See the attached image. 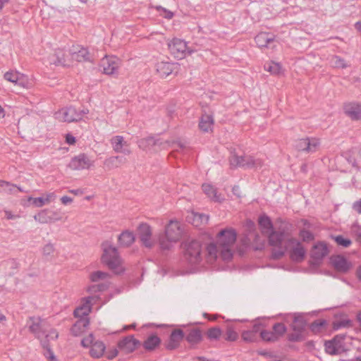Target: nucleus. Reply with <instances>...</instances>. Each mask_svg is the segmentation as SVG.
I'll list each match as a JSON object with an SVG mask.
<instances>
[{"label": "nucleus", "instance_id": "9", "mask_svg": "<svg viewBox=\"0 0 361 361\" xmlns=\"http://www.w3.org/2000/svg\"><path fill=\"white\" fill-rule=\"evenodd\" d=\"M231 167H243L245 169H260L263 161L260 159L255 158L249 155L238 156L233 154L229 159Z\"/></svg>", "mask_w": 361, "mask_h": 361}, {"label": "nucleus", "instance_id": "59", "mask_svg": "<svg viewBox=\"0 0 361 361\" xmlns=\"http://www.w3.org/2000/svg\"><path fill=\"white\" fill-rule=\"evenodd\" d=\"M118 351L116 348H114L106 353V358L108 360H113L118 355Z\"/></svg>", "mask_w": 361, "mask_h": 361}, {"label": "nucleus", "instance_id": "11", "mask_svg": "<svg viewBox=\"0 0 361 361\" xmlns=\"http://www.w3.org/2000/svg\"><path fill=\"white\" fill-rule=\"evenodd\" d=\"M202 245L194 240L185 245V257L190 264H197L201 260Z\"/></svg>", "mask_w": 361, "mask_h": 361}, {"label": "nucleus", "instance_id": "12", "mask_svg": "<svg viewBox=\"0 0 361 361\" xmlns=\"http://www.w3.org/2000/svg\"><path fill=\"white\" fill-rule=\"evenodd\" d=\"M320 145V141L316 137H305L299 139L295 142V148L298 151L307 152H316Z\"/></svg>", "mask_w": 361, "mask_h": 361}, {"label": "nucleus", "instance_id": "28", "mask_svg": "<svg viewBox=\"0 0 361 361\" xmlns=\"http://www.w3.org/2000/svg\"><path fill=\"white\" fill-rule=\"evenodd\" d=\"M127 162V159L121 156H113L106 159L104 161V166L108 170L118 168Z\"/></svg>", "mask_w": 361, "mask_h": 361}, {"label": "nucleus", "instance_id": "53", "mask_svg": "<svg viewBox=\"0 0 361 361\" xmlns=\"http://www.w3.org/2000/svg\"><path fill=\"white\" fill-rule=\"evenodd\" d=\"M96 341H94V337L93 336L92 334H90L87 337L84 338L82 341H81V345L85 347V348H87V347H91L92 345Z\"/></svg>", "mask_w": 361, "mask_h": 361}, {"label": "nucleus", "instance_id": "32", "mask_svg": "<svg viewBox=\"0 0 361 361\" xmlns=\"http://www.w3.org/2000/svg\"><path fill=\"white\" fill-rule=\"evenodd\" d=\"M343 338V336L337 335L332 340L325 341V351L330 355L338 354V343L340 341V339Z\"/></svg>", "mask_w": 361, "mask_h": 361}, {"label": "nucleus", "instance_id": "52", "mask_svg": "<svg viewBox=\"0 0 361 361\" xmlns=\"http://www.w3.org/2000/svg\"><path fill=\"white\" fill-rule=\"evenodd\" d=\"M20 73L18 72H7L4 74V78L14 84L16 83Z\"/></svg>", "mask_w": 361, "mask_h": 361}, {"label": "nucleus", "instance_id": "36", "mask_svg": "<svg viewBox=\"0 0 361 361\" xmlns=\"http://www.w3.org/2000/svg\"><path fill=\"white\" fill-rule=\"evenodd\" d=\"M264 69L272 75H280L283 73V68L279 63L271 61L264 64Z\"/></svg>", "mask_w": 361, "mask_h": 361}, {"label": "nucleus", "instance_id": "29", "mask_svg": "<svg viewBox=\"0 0 361 361\" xmlns=\"http://www.w3.org/2000/svg\"><path fill=\"white\" fill-rule=\"evenodd\" d=\"M156 67L157 71L159 73L160 76L164 78L172 73L177 67V64L161 61L157 63Z\"/></svg>", "mask_w": 361, "mask_h": 361}, {"label": "nucleus", "instance_id": "4", "mask_svg": "<svg viewBox=\"0 0 361 361\" xmlns=\"http://www.w3.org/2000/svg\"><path fill=\"white\" fill-rule=\"evenodd\" d=\"M29 322V331L40 341L42 339L56 340L59 337L56 330L49 328L48 324L39 317H30Z\"/></svg>", "mask_w": 361, "mask_h": 361}, {"label": "nucleus", "instance_id": "44", "mask_svg": "<svg viewBox=\"0 0 361 361\" xmlns=\"http://www.w3.org/2000/svg\"><path fill=\"white\" fill-rule=\"evenodd\" d=\"M260 336L262 340L265 341H275L277 340V336L273 331L263 330L260 331Z\"/></svg>", "mask_w": 361, "mask_h": 361}, {"label": "nucleus", "instance_id": "40", "mask_svg": "<svg viewBox=\"0 0 361 361\" xmlns=\"http://www.w3.org/2000/svg\"><path fill=\"white\" fill-rule=\"evenodd\" d=\"M54 59H51V63L56 64V65H61V66H66V59H65V54L64 51L62 49L56 50L55 52L54 56H53Z\"/></svg>", "mask_w": 361, "mask_h": 361}, {"label": "nucleus", "instance_id": "20", "mask_svg": "<svg viewBox=\"0 0 361 361\" xmlns=\"http://www.w3.org/2000/svg\"><path fill=\"white\" fill-rule=\"evenodd\" d=\"M185 337L183 330L176 329L172 331L168 341L164 343L166 349L173 350L178 348Z\"/></svg>", "mask_w": 361, "mask_h": 361}, {"label": "nucleus", "instance_id": "39", "mask_svg": "<svg viewBox=\"0 0 361 361\" xmlns=\"http://www.w3.org/2000/svg\"><path fill=\"white\" fill-rule=\"evenodd\" d=\"M49 339H42L41 345L42 348L47 350L45 353V356L49 360V361H56V358L54 355L53 351L51 350L49 345Z\"/></svg>", "mask_w": 361, "mask_h": 361}, {"label": "nucleus", "instance_id": "37", "mask_svg": "<svg viewBox=\"0 0 361 361\" xmlns=\"http://www.w3.org/2000/svg\"><path fill=\"white\" fill-rule=\"evenodd\" d=\"M202 190L212 200L215 202H220L221 198L220 196L217 195L216 190L214 188L213 185L210 184H203Z\"/></svg>", "mask_w": 361, "mask_h": 361}, {"label": "nucleus", "instance_id": "26", "mask_svg": "<svg viewBox=\"0 0 361 361\" xmlns=\"http://www.w3.org/2000/svg\"><path fill=\"white\" fill-rule=\"evenodd\" d=\"M344 111L353 120L361 119V105L357 103H349L345 105Z\"/></svg>", "mask_w": 361, "mask_h": 361}, {"label": "nucleus", "instance_id": "18", "mask_svg": "<svg viewBox=\"0 0 361 361\" xmlns=\"http://www.w3.org/2000/svg\"><path fill=\"white\" fill-rule=\"evenodd\" d=\"M137 234L142 245L146 247H152L154 243L152 238V231L147 224H141L137 228Z\"/></svg>", "mask_w": 361, "mask_h": 361}, {"label": "nucleus", "instance_id": "35", "mask_svg": "<svg viewBox=\"0 0 361 361\" xmlns=\"http://www.w3.org/2000/svg\"><path fill=\"white\" fill-rule=\"evenodd\" d=\"M118 242L124 247L130 246L135 240V236L132 232L126 231L118 236Z\"/></svg>", "mask_w": 361, "mask_h": 361}, {"label": "nucleus", "instance_id": "5", "mask_svg": "<svg viewBox=\"0 0 361 361\" xmlns=\"http://www.w3.org/2000/svg\"><path fill=\"white\" fill-rule=\"evenodd\" d=\"M94 299L93 296H89L86 298L85 303L83 304L81 307L76 308L74 310V316L75 317H83L84 316H87L91 310V302ZM89 320L87 318H81L78 321H77L73 326L71 329V334L77 336L81 332H82L86 327L89 325Z\"/></svg>", "mask_w": 361, "mask_h": 361}, {"label": "nucleus", "instance_id": "50", "mask_svg": "<svg viewBox=\"0 0 361 361\" xmlns=\"http://www.w3.org/2000/svg\"><path fill=\"white\" fill-rule=\"evenodd\" d=\"M28 201L32 202V203L37 207H42L44 205L47 204L44 197H30L28 198Z\"/></svg>", "mask_w": 361, "mask_h": 361}, {"label": "nucleus", "instance_id": "48", "mask_svg": "<svg viewBox=\"0 0 361 361\" xmlns=\"http://www.w3.org/2000/svg\"><path fill=\"white\" fill-rule=\"evenodd\" d=\"M326 324L324 319H318L312 323L310 329L314 333H317L320 331L321 328L324 327Z\"/></svg>", "mask_w": 361, "mask_h": 361}, {"label": "nucleus", "instance_id": "17", "mask_svg": "<svg viewBox=\"0 0 361 361\" xmlns=\"http://www.w3.org/2000/svg\"><path fill=\"white\" fill-rule=\"evenodd\" d=\"M70 54L73 60L77 61H91L93 62L94 58L88 51V50L80 45H73L70 49Z\"/></svg>", "mask_w": 361, "mask_h": 361}, {"label": "nucleus", "instance_id": "8", "mask_svg": "<svg viewBox=\"0 0 361 361\" xmlns=\"http://www.w3.org/2000/svg\"><path fill=\"white\" fill-rule=\"evenodd\" d=\"M89 110L87 109H77L75 107L69 106L61 109L56 112L55 117L59 121L63 122H77L81 121L84 116L87 114Z\"/></svg>", "mask_w": 361, "mask_h": 361}, {"label": "nucleus", "instance_id": "33", "mask_svg": "<svg viewBox=\"0 0 361 361\" xmlns=\"http://www.w3.org/2000/svg\"><path fill=\"white\" fill-rule=\"evenodd\" d=\"M255 40L258 47H267L270 43L274 42V38L272 35L261 32L255 37Z\"/></svg>", "mask_w": 361, "mask_h": 361}, {"label": "nucleus", "instance_id": "62", "mask_svg": "<svg viewBox=\"0 0 361 361\" xmlns=\"http://www.w3.org/2000/svg\"><path fill=\"white\" fill-rule=\"evenodd\" d=\"M353 209L357 213L361 214V199L353 203Z\"/></svg>", "mask_w": 361, "mask_h": 361}, {"label": "nucleus", "instance_id": "46", "mask_svg": "<svg viewBox=\"0 0 361 361\" xmlns=\"http://www.w3.org/2000/svg\"><path fill=\"white\" fill-rule=\"evenodd\" d=\"M286 331V327L283 323H276L273 326V332L277 336V338L279 336H283Z\"/></svg>", "mask_w": 361, "mask_h": 361}, {"label": "nucleus", "instance_id": "60", "mask_svg": "<svg viewBox=\"0 0 361 361\" xmlns=\"http://www.w3.org/2000/svg\"><path fill=\"white\" fill-rule=\"evenodd\" d=\"M334 60V64L336 67L345 68L346 66L344 61L343 59H340L339 57L335 56Z\"/></svg>", "mask_w": 361, "mask_h": 361}, {"label": "nucleus", "instance_id": "34", "mask_svg": "<svg viewBox=\"0 0 361 361\" xmlns=\"http://www.w3.org/2000/svg\"><path fill=\"white\" fill-rule=\"evenodd\" d=\"M106 350L104 343L101 341H96L91 346L90 354L94 358L103 356Z\"/></svg>", "mask_w": 361, "mask_h": 361}, {"label": "nucleus", "instance_id": "23", "mask_svg": "<svg viewBox=\"0 0 361 361\" xmlns=\"http://www.w3.org/2000/svg\"><path fill=\"white\" fill-rule=\"evenodd\" d=\"M331 264L337 271H348L353 269V264L343 255H333L330 257Z\"/></svg>", "mask_w": 361, "mask_h": 361}, {"label": "nucleus", "instance_id": "51", "mask_svg": "<svg viewBox=\"0 0 361 361\" xmlns=\"http://www.w3.org/2000/svg\"><path fill=\"white\" fill-rule=\"evenodd\" d=\"M304 339V336L302 333L298 331H294L293 333H290L288 335V340L292 342H298L302 341Z\"/></svg>", "mask_w": 361, "mask_h": 361}, {"label": "nucleus", "instance_id": "56", "mask_svg": "<svg viewBox=\"0 0 361 361\" xmlns=\"http://www.w3.org/2000/svg\"><path fill=\"white\" fill-rule=\"evenodd\" d=\"M300 237L302 238L303 241H310L314 239L313 234L305 229H302L300 232Z\"/></svg>", "mask_w": 361, "mask_h": 361}, {"label": "nucleus", "instance_id": "1", "mask_svg": "<svg viewBox=\"0 0 361 361\" xmlns=\"http://www.w3.org/2000/svg\"><path fill=\"white\" fill-rule=\"evenodd\" d=\"M236 233L232 228L221 230L216 236V244L210 243L207 247V259L213 263L218 255L224 261H229L233 255V247L236 241Z\"/></svg>", "mask_w": 361, "mask_h": 361}, {"label": "nucleus", "instance_id": "43", "mask_svg": "<svg viewBox=\"0 0 361 361\" xmlns=\"http://www.w3.org/2000/svg\"><path fill=\"white\" fill-rule=\"evenodd\" d=\"M241 336L243 340L245 342L253 343L257 340V336H255V334L250 330L243 331Z\"/></svg>", "mask_w": 361, "mask_h": 361}, {"label": "nucleus", "instance_id": "15", "mask_svg": "<svg viewBox=\"0 0 361 361\" xmlns=\"http://www.w3.org/2000/svg\"><path fill=\"white\" fill-rule=\"evenodd\" d=\"M140 345L141 342L135 338L133 335L127 336L118 343V349L126 354L133 353Z\"/></svg>", "mask_w": 361, "mask_h": 361}, {"label": "nucleus", "instance_id": "61", "mask_svg": "<svg viewBox=\"0 0 361 361\" xmlns=\"http://www.w3.org/2000/svg\"><path fill=\"white\" fill-rule=\"evenodd\" d=\"M44 197V200L47 204L50 203L51 202L54 201L56 199V195L54 192H49V193L46 194L45 197Z\"/></svg>", "mask_w": 361, "mask_h": 361}, {"label": "nucleus", "instance_id": "27", "mask_svg": "<svg viewBox=\"0 0 361 361\" xmlns=\"http://www.w3.org/2000/svg\"><path fill=\"white\" fill-rule=\"evenodd\" d=\"M161 338L154 334H152L147 336L141 345L143 346L145 350L152 352L157 349L161 344Z\"/></svg>", "mask_w": 361, "mask_h": 361}, {"label": "nucleus", "instance_id": "16", "mask_svg": "<svg viewBox=\"0 0 361 361\" xmlns=\"http://www.w3.org/2000/svg\"><path fill=\"white\" fill-rule=\"evenodd\" d=\"M120 65L121 60L114 56H105L101 61V67L103 68L104 73L106 75L116 73Z\"/></svg>", "mask_w": 361, "mask_h": 361}, {"label": "nucleus", "instance_id": "45", "mask_svg": "<svg viewBox=\"0 0 361 361\" xmlns=\"http://www.w3.org/2000/svg\"><path fill=\"white\" fill-rule=\"evenodd\" d=\"M0 187L4 188L6 191L10 194H16L17 185L8 181L0 180Z\"/></svg>", "mask_w": 361, "mask_h": 361}, {"label": "nucleus", "instance_id": "54", "mask_svg": "<svg viewBox=\"0 0 361 361\" xmlns=\"http://www.w3.org/2000/svg\"><path fill=\"white\" fill-rule=\"evenodd\" d=\"M43 255L45 257L52 256L55 252V249L54 245L51 243H48L43 247Z\"/></svg>", "mask_w": 361, "mask_h": 361}, {"label": "nucleus", "instance_id": "21", "mask_svg": "<svg viewBox=\"0 0 361 361\" xmlns=\"http://www.w3.org/2000/svg\"><path fill=\"white\" fill-rule=\"evenodd\" d=\"M92 164V161L86 154H80L71 160L68 167L72 170H83L89 169Z\"/></svg>", "mask_w": 361, "mask_h": 361}, {"label": "nucleus", "instance_id": "38", "mask_svg": "<svg viewBox=\"0 0 361 361\" xmlns=\"http://www.w3.org/2000/svg\"><path fill=\"white\" fill-rule=\"evenodd\" d=\"M306 322L302 317H295L293 319V324L291 325V328L293 331H298L302 333L305 330Z\"/></svg>", "mask_w": 361, "mask_h": 361}, {"label": "nucleus", "instance_id": "57", "mask_svg": "<svg viewBox=\"0 0 361 361\" xmlns=\"http://www.w3.org/2000/svg\"><path fill=\"white\" fill-rule=\"evenodd\" d=\"M108 276V272H92L90 276L92 281H97L105 279Z\"/></svg>", "mask_w": 361, "mask_h": 361}, {"label": "nucleus", "instance_id": "7", "mask_svg": "<svg viewBox=\"0 0 361 361\" xmlns=\"http://www.w3.org/2000/svg\"><path fill=\"white\" fill-rule=\"evenodd\" d=\"M139 147L143 149H149L153 147H158L159 149H164L167 147H171V144L169 141L164 142L161 139H156L154 137H149L140 140L139 141ZM171 147L175 148L176 151L178 152H183L187 149L186 143L181 142L180 140L173 142L171 145Z\"/></svg>", "mask_w": 361, "mask_h": 361}, {"label": "nucleus", "instance_id": "6", "mask_svg": "<svg viewBox=\"0 0 361 361\" xmlns=\"http://www.w3.org/2000/svg\"><path fill=\"white\" fill-rule=\"evenodd\" d=\"M102 262L109 269H115L121 265L122 260L119 256L117 248L109 240L104 241L102 245Z\"/></svg>", "mask_w": 361, "mask_h": 361}, {"label": "nucleus", "instance_id": "49", "mask_svg": "<svg viewBox=\"0 0 361 361\" xmlns=\"http://www.w3.org/2000/svg\"><path fill=\"white\" fill-rule=\"evenodd\" d=\"M238 337V335L234 329L231 326H228L226 332L225 339L228 341H235Z\"/></svg>", "mask_w": 361, "mask_h": 361}, {"label": "nucleus", "instance_id": "2", "mask_svg": "<svg viewBox=\"0 0 361 361\" xmlns=\"http://www.w3.org/2000/svg\"><path fill=\"white\" fill-rule=\"evenodd\" d=\"M258 223L262 233L268 237L269 243L272 247L271 257L276 259L283 257L289 240L287 238V233L274 231L271 219L266 215L260 216Z\"/></svg>", "mask_w": 361, "mask_h": 361}, {"label": "nucleus", "instance_id": "14", "mask_svg": "<svg viewBox=\"0 0 361 361\" xmlns=\"http://www.w3.org/2000/svg\"><path fill=\"white\" fill-rule=\"evenodd\" d=\"M184 338L191 346H195L202 341V332L199 328L189 325L184 326Z\"/></svg>", "mask_w": 361, "mask_h": 361}, {"label": "nucleus", "instance_id": "55", "mask_svg": "<svg viewBox=\"0 0 361 361\" xmlns=\"http://www.w3.org/2000/svg\"><path fill=\"white\" fill-rule=\"evenodd\" d=\"M351 325L350 319H343L334 323V329L338 330L343 327H348Z\"/></svg>", "mask_w": 361, "mask_h": 361}, {"label": "nucleus", "instance_id": "13", "mask_svg": "<svg viewBox=\"0 0 361 361\" xmlns=\"http://www.w3.org/2000/svg\"><path fill=\"white\" fill-rule=\"evenodd\" d=\"M329 252V250L326 243L323 242L316 243L311 250V263L318 265Z\"/></svg>", "mask_w": 361, "mask_h": 361}, {"label": "nucleus", "instance_id": "63", "mask_svg": "<svg viewBox=\"0 0 361 361\" xmlns=\"http://www.w3.org/2000/svg\"><path fill=\"white\" fill-rule=\"evenodd\" d=\"M261 325L259 324H255L251 329H249L252 333L255 334V336H257L258 332L260 331Z\"/></svg>", "mask_w": 361, "mask_h": 361}, {"label": "nucleus", "instance_id": "10", "mask_svg": "<svg viewBox=\"0 0 361 361\" xmlns=\"http://www.w3.org/2000/svg\"><path fill=\"white\" fill-rule=\"evenodd\" d=\"M168 47L170 53L177 59L184 58L186 52L191 54L197 51L195 49H192L190 47H188L185 41L178 38H174L169 42L168 43Z\"/></svg>", "mask_w": 361, "mask_h": 361}, {"label": "nucleus", "instance_id": "30", "mask_svg": "<svg viewBox=\"0 0 361 361\" xmlns=\"http://www.w3.org/2000/svg\"><path fill=\"white\" fill-rule=\"evenodd\" d=\"M50 210L43 209L34 216L35 221L40 224H49L53 221H59L61 217H52L50 214Z\"/></svg>", "mask_w": 361, "mask_h": 361}, {"label": "nucleus", "instance_id": "42", "mask_svg": "<svg viewBox=\"0 0 361 361\" xmlns=\"http://www.w3.org/2000/svg\"><path fill=\"white\" fill-rule=\"evenodd\" d=\"M221 330L219 327H213L208 329L207 336L210 340H217L221 335Z\"/></svg>", "mask_w": 361, "mask_h": 361}, {"label": "nucleus", "instance_id": "31", "mask_svg": "<svg viewBox=\"0 0 361 361\" xmlns=\"http://www.w3.org/2000/svg\"><path fill=\"white\" fill-rule=\"evenodd\" d=\"M213 126V116L212 114H203L199 123L200 130L207 133L212 130Z\"/></svg>", "mask_w": 361, "mask_h": 361}, {"label": "nucleus", "instance_id": "41", "mask_svg": "<svg viewBox=\"0 0 361 361\" xmlns=\"http://www.w3.org/2000/svg\"><path fill=\"white\" fill-rule=\"evenodd\" d=\"M16 85L23 88L29 89L32 86V81L25 75L20 73Z\"/></svg>", "mask_w": 361, "mask_h": 361}, {"label": "nucleus", "instance_id": "3", "mask_svg": "<svg viewBox=\"0 0 361 361\" xmlns=\"http://www.w3.org/2000/svg\"><path fill=\"white\" fill-rule=\"evenodd\" d=\"M181 224L177 221L171 220L166 226L164 233L159 236V243L161 250H169L173 243L178 241L182 235Z\"/></svg>", "mask_w": 361, "mask_h": 361}, {"label": "nucleus", "instance_id": "58", "mask_svg": "<svg viewBox=\"0 0 361 361\" xmlns=\"http://www.w3.org/2000/svg\"><path fill=\"white\" fill-rule=\"evenodd\" d=\"M157 11H161L163 12V13H161V15H162L163 17L165 18L171 19L173 16V13L171 11H168L166 8H162L160 6H157Z\"/></svg>", "mask_w": 361, "mask_h": 361}, {"label": "nucleus", "instance_id": "24", "mask_svg": "<svg viewBox=\"0 0 361 361\" xmlns=\"http://www.w3.org/2000/svg\"><path fill=\"white\" fill-rule=\"evenodd\" d=\"M110 142L115 152L123 153L126 155H128L131 153L130 149L127 147L128 145L127 142L124 140L123 136H114L111 139Z\"/></svg>", "mask_w": 361, "mask_h": 361}, {"label": "nucleus", "instance_id": "64", "mask_svg": "<svg viewBox=\"0 0 361 361\" xmlns=\"http://www.w3.org/2000/svg\"><path fill=\"white\" fill-rule=\"evenodd\" d=\"M66 141L68 145H73L75 142V138L74 136L67 134L66 137Z\"/></svg>", "mask_w": 361, "mask_h": 361}, {"label": "nucleus", "instance_id": "47", "mask_svg": "<svg viewBox=\"0 0 361 361\" xmlns=\"http://www.w3.org/2000/svg\"><path fill=\"white\" fill-rule=\"evenodd\" d=\"M333 238L338 245L342 246L343 247H348L352 243L350 239L344 238L342 235L334 236L333 237Z\"/></svg>", "mask_w": 361, "mask_h": 361}, {"label": "nucleus", "instance_id": "22", "mask_svg": "<svg viewBox=\"0 0 361 361\" xmlns=\"http://www.w3.org/2000/svg\"><path fill=\"white\" fill-rule=\"evenodd\" d=\"M247 225H248V227L250 228V232L247 234V236L245 238V239L243 241V244L245 247H248V246H250V242H251V240H252V238L253 237L254 239V242L256 243L257 245L256 246H254V248L255 250H261L262 249V247H264V239H261V238L259 237V235L257 233H255L254 232V228H255V224L250 221L248 223H247Z\"/></svg>", "mask_w": 361, "mask_h": 361}, {"label": "nucleus", "instance_id": "25", "mask_svg": "<svg viewBox=\"0 0 361 361\" xmlns=\"http://www.w3.org/2000/svg\"><path fill=\"white\" fill-rule=\"evenodd\" d=\"M187 221L195 227H201L208 223L209 216L198 212H192L187 216Z\"/></svg>", "mask_w": 361, "mask_h": 361}, {"label": "nucleus", "instance_id": "19", "mask_svg": "<svg viewBox=\"0 0 361 361\" xmlns=\"http://www.w3.org/2000/svg\"><path fill=\"white\" fill-rule=\"evenodd\" d=\"M287 238L289 240H288V243L286 244V250L288 249V247L292 244H295L296 246L292 249L290 253V259L294 262H301L303 260L305 255V250L304 247L301 245V244L297 241V240L289 238V236L287 235Z\"/></svg>", "mask_w": 361, "mask_h": 361}]
</instances>
